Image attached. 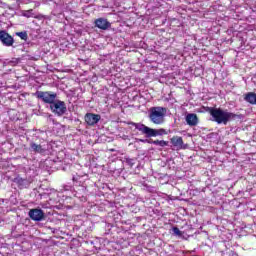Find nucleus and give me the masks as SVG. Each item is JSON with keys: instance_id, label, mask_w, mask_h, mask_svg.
Returning <instances> with one entry per match:
<instances>
[{"instance_id": "nucleus-1", "label": "nucleus", "mask_w": 256, "mask_h": 256, "mask_svg": "<svg viewBox=\"0 0 256 256\" xmlns=\"http://www.w3.org/2000/svg\"><path fill=\"white\" fill-rule=\"evenodd\" d=\"M34 97L40 99L42 103L50 105V110L58 117L67 113V104L64 101L57 100V94L53 91H36Z\"/></svg>"}, {"instance_id": "nucleus-2", "label": "nucleus", "mask_w": 256, "mask_h": 256, "mask_svg": "<svg viewBox=\"0 0 256 256\" xmlns=\"http://www.w3.org/2000/svg\"><path fill=\"white\" fill-rule=\"evenodd\" d=\"M206 111L211 115L212 121L218 125H227L229 121L237 118V114L221 108L206 107Z\"/></svg>"}, {"instance_id": "nucleus-3", "label": "nucleus", "mask_w": 256, "mask_h": 256, "mask_svg": "<svg viewBox=\"0 0 256 256\" xmlns=\"http://www.w3.org/2000/svg\"><path fill=\"white\" fill-rule=\"evenodd\" d=\"M165 115H167V108L158 106L150 108L148 117L154 125H163Z\"/></svg>"}, {"instance_id": "nucleus-4", "label": "nucleus", "mask_w": 256, "mask_h": 256, "mask_svg": "<svg viewBox=\"0 0 256 256\" xmlns=\"http://www.w3.org/2000/svg\"><path fill=\"white\" fill-rule=\"evenodd\" d=\"M132 125L135 127V129L140 131L142 135H146V137H158V135H167V130L163 128L153 129L141 123H132Z\"/></svg>"}, {"instance_id": "nucleus-5", "label": "nucleus", "mask_w": 256, "mask_h": 256, "mask_svg": "<svg viewBox=\"0 0 256 256\" xmlns=\"http://www.w3.org/2000/svg\"><path fill=\"white\" fill-rule=\"evenodd\" d=\"M0 41L5 47H13L15 39L5 30H0Z\"/></svg>"}, {"instance_id": "nucleus-6", "label": "nucleus", "mask_w": 256, "mask_h": 256, "mask_svg": "<svg viewBox=\"0 0 256 256\" xmlns=\"http://www.w3.org/2000/svg\"><path fill=\"white\" fill-rule=\"evenodd\" d=\"M84 121L87 123V125L93 127L97 125L99 121H101V115L95 113H86L84 116Z\"/></svg>"}, {"instance_id": "nucleus-7", "label": "nucleus", "mask_w": 256, "mask_h": 256, "mask_svg": "<svg viewBox=\"0 0 256 256\" xmlns=\"http://www.w3.org/2000/svg\"><path fill=\"white\" fill-rule=\"evenodd\" d=\"M28 215L32 221H43V219H45V212L37 208L31 209Z\"/></svg>"}, {"instance_id": "nucleus-8", "label": "nucleus", "mask_w": 256, "mask_h": 256, "mask_svg": "<svg viewBox=\"0 0 256 256\" xmlns=\"http://www.w3.org/2000/svg\"><path fill=\"white\" fill-rule=\"evenodd\" d=\"M94 25L95 27H97L98 29H101L102 31H107V29L111 27V22L105 18H97L94 21Z\"/></svg>"}, {"instance_id": "nucleus-9", "label": "nucleus", "mask_w": 256, "mask_h": 256, "mask_svg": "<svg viewBox=\"0 0 256 256\" xmlns=\"http://www.w3.org/2000/svg\"><path fill=\"white\" fill-rule=\"evenodd\" d=\"M186 123L190 127H196L199 124V117L195 113H189L186 115Z\"/></svg>"}, {"instance_id": "nucleus-10", "label": "nucleus", "mask_w": 256, "mask_h": 256, "mask_svg": "<svg viewBox=\"0 0 256 256\" xmlns=\"http://www.w3.org/2000/svg\"><path fill=\"white\" fill-rule=\"evenodd\" d=\"M170 143L173 145V147H177L178 149H183V137L173 136L170 139Z\"/></svg>"}, {"instance_id": "nucleus-11", "label": "nucleus", "mask_w": 256, "mask_h": 256, "mask_svg": "<svg viewBox=\"0 0 256 256\" xmlns=\"http://www.w3.org/2000/svg\"><path fill=\"white\" fill-rule=\"evenodd\" d=\"M142 143H150L151 145H158L159 147H167L169 145L168 141L165 140H140Z\"/></svg>"}, {"instance_id": "nucleus-12", "label": "nucleus", "mask_w": 256, "mask_h": 256, "mask_svg": "<svg viewBox=\"0 0 256 256\" xmlns=\"http://www.w3.org/2000/svg\"><path fill=\"white\" fill-rule=\"evenodd\" d=\"M244 101H246V103H250V105H256V93L248 92L244 94Z\"/></svg>"}, {"instance_id": "nucleus-13", "label": "nucleus", "mask_w": 256, "mask_h": 256, "mask_svg": "<svg viewBox=\"0 0 256 256\" xmlns=\"http://www.w3.org/2000/svg\"><path fill=\"white\" fill-rule=\"evenodd\" d=\"M30 147H31L32 151H34V153H40V154L45 153V148H43V146H41L40 144L31 142Z\"/></svg>"}, {"instance_id": "nucleus-14", "label": "nucleus", "mask_w": 256, "mask_h": 256, "mask_svg": "<svg viewBox=\"0 0 256 256\" xmlns=\"http://www.w3.org/2000/svg\"><path fill=\"white\" fill-rule=\"evenodd\" d=\"M22 16L26 17L27 19H30V17L34 18V19H39V16H37L34 12L33 9H29V10H24L22 11Z\"/></svg>"}, {"instance_id": "nucleus-15", "label": "nucleus", "mask_w": 256, "mask_h": 256, "mask_svg": "<svg viewBox=\"0 0 256 256\" xmlns=\"http://www.w3.org/2000/svg\"><path fill=\"white\" fill-rule=\"evenodd\" d=\"M14 182L18 184V187H25L27 185V180L21 177L15 178Z\"/></svg>"}, {"instance_id": "nucleus-16", "label": "nucleus", "mask_w": 256, "mask_h": 256, "mask_svg": "<svg viewBox=\"0 0 256 256\" xmlns=\"http://www.w3.org/2000/svg\"><path fill=\"white\" fill-rule=\"evenodd\" d=\"M16 35H17V37H20V39H22L23 41H27V39H28V35H27L26 31L17 32Z\"/></svg>"}, {"instance_id": "nucleus-17", "label": "nucleus", "mask_w": 256, "mask_h": 256, "mask_svg": "<svg viewBox=\"0 0 256 256\" xmlns=\"http://www.w3.org/2000/svg\"><path fill=\"white\" fill-rule=\"evenodd\" d=\"M173 232L175 233V235H181V230H179L178 227H174Z\"/></svg>"}]
</instances>
